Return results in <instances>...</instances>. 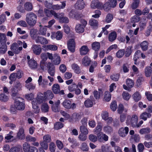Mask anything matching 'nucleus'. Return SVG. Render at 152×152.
Returning a JSON list of instances; mask_svg holds the SVG:
<instances>
[{
	"instance_id": "bf43d9fd",
	"label": "nucleus",
	"mask_w": 152,
	"mask_h": 152,
	"mask_svg": "<svg viewBox=\"0 0 152 152\" xmlns=\"http://www.w3.org/2000/svg\"><path fill=\"white\" fill-rule=\"evenodd\" d=\"M126 83L127 86L129 88L132 87L134 85V83L133 80L129 78L127 79Z\"/></svg>"
},
{
	"instance_id": "a211bd4d",
	"label": "nucleus",
	"mask_w": 152,
	"mask_h": 152,
	"mask_svg": "<svg viewBox=\"0 0 152 152\" xmlns=\"http://www.w3.org/2000/svg\"><path fill=\"white\" fill-rule=\"evenodd\" d=\"M29 66L31 69H35L37 67V61L34 58H31L28 61Z\"/></svg>"
},
{
	"instance_id": "39448f33",
	"label": "nucleus",
	"mask_w": 152,
	"mask_h": 152,
	"mask_svg": "<svg viewBox=\"0 0 152 152\" xmlns=\"http://www.w3.org/2000/svg\"><path fill=\"white\" fill-rule=\"evenodd\" d=\"M64 15V14L63 13H58L57 16L55 19L58 20L61 23H68L69 22V19Z\"/></svg>"
},
{
	"instance_id": "3c124183",
	"label": "nucleus",
	"mask_w": 152,
	"mask_h": 152,
	"mask_svg": "<svg viewBox=\"0 0 152 152\" xmlns=\"http://www.w3.org/2000/svg\"><path fill=\"white\" fill-rule=\"evenodd\" d=\"M140 17L139 16L137 15H134L131 18V23L138 22L140 20Z\"/></svg>"
},
{
	"instance_id": "774afa93",
	"label": "nucleus",
	"mask_w": 152,
	"mask_h": 152,
	"mask_svg": "<svg viewBox=\"0 0 152 152\" xmlns=\"http://www.w3.org/2000/svg\"><path fill=\"white\" fill-rule=\"evenodd\" d=\"M89 139L92 142H95L97 140V137L93 134H91L89 136Z\"/></svg>"
},
{
	"instance_id": "5701e85b",
	"label": "nucleus",
	"mask_w": 152,
	"mask_h": 152,
	"mask_svg": "<svg viewBox=\"0 0 152 152\" xmlns=\"http://www.w3.org/2000/svg\"><path fill=\"white\" fill-rule=\"evenodd\" d=\"M152 69L150 66H147L145 69V76L147 77H150L151 75Z\"/></svg>"
},
{
	"instance_id": "f704fd0d",
	"label": "nucleus",
	"mask_w": 152,
	"mask_h": 152,
	"mask_svg": "<svg viewBox=\"0 0 152 152\" xmlns=\"http://www.w3.org/2000/svg\"><path fill=\"white\" fill-rule=\"evenodd\" d=\"M49 107L46 103H44L41 105V110L43 113H46L49 111Z\"/></svg>"
},
{
	"instance_id": "72a5a7b5",
	"label": "nucleus",
	"mask_w": 152,
	"mask_h": 152,
	"mask_svg": "<svg viewBox=\"0 0 152 152\" xmlns=\"http://www.w3.org/2000/svg\"><path fill=\"white\" fill-rule=\"evenodd\" d=\"M89 24L94 27H97L98 25V22L97 20L93 18H91L89 21Z\"/></svg>"
},
{
	"instance_id": "de8ad7c7",
	"label": "nucleus",
	"mask_w": 152,
	"mask_h": 152,
	"mask_svg": "<svg viewBox=\"0 0 152 152\" xmlns=\"http://www.w3.org/2000/svg\"><path fill=\"white\" fill-rule=\"evenodd\" d=\"M151 132V129L149 127L142 128L140 131V133L142 134H148Z\"/></svg>"
},
{
	"instance_id": "7c9ffc66",
	"label": "nucleus",
	"mask_w": 152,
	"mask_h": 152,
	"mask_svg": "<svg viewBox=\"0 0 152 152\" xmlns=\"http://www.w3.org/2000/svg\"><path fill=\"white\" fill-rule=\"evenodd\" d=\"M52 90L54 94H58L60 91L59 85L58 84H54L53 86Z\"/></svg>"
},
{
	"instance_id": "b1692460",
	"label": "nucleus",
	"mask_w": 152,
	"mask_h": 152,
	"mask_svg": "<svg viewBox=\"0 0 152 152\" xmlns=\"http://www.w3.org/2000/svg\"><path fill=\"white\" fill-rule=\"evenodd\" d=\"M60 104V101L59 100H58L53 104L52 107V109L53 111L56 112L59 111V106Z\"/></svg>"
},
{
	"instance_id": "052dcab7",
	"label": "nucleus",
	"mask_w": 152,
	"mask_h": 152,
	"mask_svg": "<svg viewBox=\"0 0 152 152\" xmlns=\"http://www.w3.org/2000/svg\"><path fill=\"white\" fill-rule=\"evenodd\" d=\"M77 87L76 84L75 83H73L71 85L69 86L68 88L69 91L73 92L75 91V89Z\"/></svg>"
},
{
	"instance_id": "473e14b6",
	"label": "nucleus",
	"mask_w": 152,
	"mask_h": 152,
	"mask_svg": "<svg viewBox=\"0 0 152 152\" xmlns=\"http://www.w3.org/2000/svg\"><path fill=\"white\" fill-rule=\"evenodd\" d=\"M24 7L25 10L30 11L33 9V5L31 3L29 2H27L24 4Z\"/></svg>"
},
{
	"instance_id": "37998d69",
	"label": "nucleus",
	"mask_w": 152,
	"mask_h": 152,
	"mask_svg": "<svg viewBox=\"0 0 152 152\" xmlns=\"http://www.w3.org/2000/svg\"><path fill=\"white\" fill-rule=\"evenodd\" d=\"M111 98V95L110 92L108 91H106L104 93V98L105 101L107 102L109 101L110 100Z\"/></svg>"
},
{
	"instance_id": "f3484780",
	"label": "nucleus",
	"mask_w": 152,
	"mask_h": 152,
	"mask_svg": "<svg viewBox=\"0 0 152 152\" xmlns=\"http://www.w3.org/2000/svg\"><path fill=\"white\" fill-rule=\"evenodd\" d=\"M91 61L88 56H85L82 60L83 64L85 66H88L91 64Z\"/></svg>"
},
{
	"instance_id": "20e7f679",
	"label": "nucleus",
	"mask_w": 152,
	"mask_h": 152,
	"mask_svg": "<svg viewBox=\"0 0 152 152\" xmlns=\"http://www.w3.org/2000/svg\"><path fill=\"white\" fill-rule=\"evenodd\" d=\"M62 104L64 108L68 109H74L76 108V104L75 103H73L72 104V102L69 99H65Z\"/></svg>"
},
{
	"instance_id": "aec40b11",
	"label": "nucleus",
	"mask_w": 152,
	"mask_h": 152,
	"mask_svg": "<svg viewBox=\"0 0 152 152\" xmlns=\"http://www.w3.org/2000/svg\"><path fill=\"white\" fill-rule=\"evenodd\" d=\"M42 47L45 50H50L55 51L57 50V46L55 45H44Z\"/></svg>"
},
{
	"instance_id": "6e6552de",
	"label": "nucleus",
	"mask_w": 152,
	"mask_h": 152,
	"mask_svg": "<svg viewBox=\"0 0 152 152\" xmlns=\"http://www.w3.org/2000/svg\"><path fill=\"white\" fill-rule=\"evenodd\" d=\"M16 138L20 140H23L25 139L24 130L23 127H20L19 128L18 131L17 133Z\"/></svg>"
},
{
	"instance_id": "0eeeda50",
	"label": "nucleus",
	"mask_w": 152,
	"mask_h": 152,
	"mask_svg": "<svg viewBox=\"0 0 152 152\" xmlns=\"http://www.w3.org/2000/svg\"><path fill=\"white\" fill-rule=\"evenodd\" d=\"M31 49L34 54L37 56L39 55L42 51V48L40 46L36 44L33 45Z\"/></svg>"
},
{
	"instance_id": "4468645a",
	"label": "nucleus",
	"mask_w": 152,
	"mask_h": 152,
	"mask_svg": "<svg viewBox=\"0 0 152 152\" xmlns=\"http://www.w3.org/2000/svg\"><path fill=\"white\" fill-rule=\"evenodd\" d=\"M89 51L88 46L86 45L82 46L79 49L80 54L81 56L86 55L88 54Z\"/></svg>"
},
{
	"instance_id": "4d7b16f0",
	"label": "nucleus",
	"mask_w": 152,
	"mask_h": 152,
	"mask_svg": "<svg viewBox=\"0 0 152 152\" xmlns=\"http://www.w3.org/2000/svg\"><path fill=\"white\" fill-rule=\"evenodd\" d=\"M32 104L33 108L34 110H35L34 113H39L40 111V109L37 103L34 102H32Z\"/></svg>"
},
{
	"instance_id": "8fccbe9b",
	"label": "nucleus",
	"mask_w": 152,
	"mask_h": 152,
	"mask_svg": "<svg viewBox=\"0 0 152 152\" xmlns=\"http://www.w3.org/2000/svg\"><path fill=\"white\" fill-rule=\"evenodd\" d=\"M68 140L74 146H78L79 145V143L77 142L76 139L75 138L69 137L68 138Z\"/></svg>"
},
{
	"instance_id": "f03ea898",
	"label": "nucleus",
	"mask_w": 152,
	"mask_h": 152,
	"mask_svg": "<svg viewBox=\"0 0 152 152\" xmlns=\"http://www.w3.org/2000/svg\"><path fill=\"white\" fill-rule=\"evenodd\" d=\"M26 20L29 25L31 26H33L37 23V16L33 12L28 13L26 16Z\"/></svg>"
},
{
	"instance_id": "69168bd1",
	"label": "nucleus",
	"mask_w": 152,
	"mask_h": 152,
	"mask_svg": "<svg viewBox=\"0 0 152 152\" xmlns=\"http://www.w3.org/2000/svg\"><path fill=\"white\" fill-rule=\"evenodd\" d=\"M48 66V63L45 61H41L40 63V66L41 69L44 70V69H46Z\"/></svg>"
},
{
	"instance_id": "9b49d317",
	"label": "nucleus",
	"mask_w": 152,
	"mask_h": 152,
	"mask_svg": "<svg viewBox=\"0 0 152 152\" xmlns=\"http://www.w3.org/2000/svg\"><path fill=\"white\" fill-rule=\"evenodd\" d=\"M37 102L39 104H41L45 102L47 100V97L45 94L40 93L39 94L37 97Z\"/></svg>"
},
{
	"instance_id": "58836bf2",
	"label": "nucleus",
	"mask_w": 152,
	"mask_h": 152,
	"mask_svg": "<svg viewBox=\"0 0 152 152\" xmlns=\"http://www.w3.org/2000/svg\"><path fill=\"white\" fill-rule=\"evenodd\" d=\"M125 50L124 49H120L118 50L116 53V56L118 58L122 57L124 55Z\"/></svg>"
},
{
	"instance_id": "4be33fe9",
	"label": "nucleus",
	"mask_w": 152,
	"mask_h": 152,
	"mask_svg": "<svg viewBox=\"0 0 152 152\" xmlns=\"http://www.w3.org/2000/svg\"><path fill=\"white\" fill-rule=\"evenodd\" d=\"M18 44L16 42L12 44L10 47L11 50L15 54H18L19 53L18 50Z\"/></svg>"
},
{
	"instance_id": "f257e3e1",
	"label": "nucleus",
	"mask_w": 152,
	"mask_h": 152,
	"mask_svg": "<svg viewBox=\"0 0 152 152\" xmlns=\"http://www.w3.org/2000/svg\"><path fill=\"white\" fill-rule=\"evenodd\" d=\"M7 38L4 34H0V53L3 54L7 51V46L6 44Z\"/></svg>"
},
{
	"instance_id": "cd10ccee",
	"label": "nucleus",
	"mask_w": 152,
	"mask_h": 152,
	"mask_svg": "<svg viewBox=\"0 0 152 152\" xmlns=\"http://www.w3.org/2000/svg\"><path fill=\"white\" fill-rule=\"evenodd\" d=\"M132 97L135 102H137L140 100L141 96L139 92L136 91L132 95Z\"/></svg>"
},
{
	"instance_id": "6e6d98bb",
	"label": "nucleus",
	"mask_w": 152,
	"mask_h": 152,
	"mask_svg": "<svg viewBox=\"0 0 152 152\" xmlns=\"http://www.w3.org/2000/svg\"><path fill=\"white\" fill-rule=\"evenodd\" d=\"M110 108L113 111L116 110L117 108V102L115 101H113L111 102L110 105Z\"/></svg>"
},
{
	"instance_id": "5fc2aeb1",
	"label": "nucleus",
	"mask_w": 152,
	"mask_h": 152,
	"mask_svg": "<svg viewBox=\"0 0 152 152\" xmlns=\"http://www.w3.org/2000/svg\"><path fill=\"white\" fill-rule=\"evenodd\" d=\"M102 126L101 125V124H97L96 126L94 129V132L95 134H96L100 132H101L102 130Z\"/></svg>"
},
{
	"instance_id": "bb28decb",
	"label": "nucleus",
	"mask_w": 152,
	"mask_h": 152,
	"mask_svg": "<svg viewBox=\"0 0 152 152\" xmlns=\"http://www.w3.org/2000/svg\"><path fill=\"white\" fill-rule=\"evenodd\" d=\"M92 49L96 51H98L100 47V44L99 42H95L92 44Z\"/></svg>"
},
{
	"instance_id": "c9c22d12",
	"label": "nucleus",
	"mask_w": 152,
	"mask_h": 152,
	"mask_svg": "<svg viewBox=\"0 0 152 152\" xmlns=\"http://www.w3.org/2000/svg\"><path fill=\"white\" fill-rule=\"evenodd\" d=\"M147 21L145 19H143L140 22V27L141 30L145 28L146 26Z\"/></svg>"
},
{
	"instance_id": "603ef678",
	"label": "nucleus",
	"mask_w": 152,
	"mask_h": 152,
	"mask_svg": "<svg viewBox=\"0 0 152 152\" xmlns=\"http://www.w3.org/2000/svg\"><path fill=\"white\" fill-rule=\"evenodd\" d=\"M9 99L8 97L4 94H0V100L1 102H6Z\"/></svg>"
},
{
	"instance_id": "f8f14e48",
	"label": "nucleus",
	"mask_w": 152,
	"mask_h": 152,
	"mask_svg": "<svg viewBox=\"0 0 152 152\" xmlns=\"http://www.w3.org/2000/svg\"><path fill=\"white\" fill-rule=\"evenodd\" d=\"M102 3L99 2L98 0H94L92 1L91 4V7L92 8H98L102 10Z\"/></svg>"
},
{
	"instance_id": "c85d7f7f",
	"label": "nucleus",
	"mask_w": 152,
	"mask_h": 152,
	"mask_svg": "<svg viewBox=\"0 0 152 152\" xmlns=\"http://www.w3.org/2000/svg\"><path fill=\"white\" fill-rule=\"evenodd\" d=\"M66 6V4L64 2H63L62 3L61 5H53L52 7L53 9V10H58L61 9H63Z\"/></svg>"
},
{
	"instance_id": "a19ab883",
	"label": "nucleus",
	"mask_w": 152,
	"mask_h": 152,
	"mask_svg": "<svg viewBox=\"0 0 152 152\" xmlns=\"http://www.w3.org/2000/svg\"><path fill=\"white\" fill-rule=\"evenodd\" d=\"M97 63L96 61L91 63V64L89 67V71L90 72L93 73L94 72V69L97 66Z\"/></svg>"
},
{
	"instance_id": "a18cd8bd",
	"label": "nucleus",
	"mask_w": 152,
	"mask_h": 152,
	"mask_svg": "<svg viewBox=\"0 0 152 152\" xmlns=\"http://www.w3.org/2000/svg\"><path fill=\"white\" fill-rule=\"evenodd\" d=\"M80 149L83 151L87 152L88 151L89 148L86 143L83 142L80 145Z\"/></svg>"
},
{
	"instance_id": "c756f323",
	"label": "nucleus",
	"mask_w": 152,
	"mask_h": 152,
	"mask_svg": "<svg viewBox=\"0 0 152 152\" xmlns=\"http://www.w3.org/2000/svg\"><path fill=\"white\" fill-rule=\"evenodd\" d=\"M117 37V34L115 31H113L110 34L109 37V41L112 42L115 40Z\"/></svg>"
},
{
	"instance_id": "e2e57ef3",
	"label": "nucleus",
	"mask_w": 152,
	"mask_h": 152,
	"mask_svg": "<svg viewBox=\"0 0 152 152\" xmlns=\"http://www.w3.org/2000/svg\"><path fill=\"white\" fill-rule=\"evenodd\" d=\"M49 148L50 152H55L56 149V146L53 142H51L49 144Z\"/></svg>"
},
{
	"instance_id": "ea45409f",
	"label": "nucleus",
	"mask_w": 152,
	"mask_h": 152,
	"mask_svg": "<svg viewBox=\"0 0 152 152\" xmlns=\"http://www.w3.org/2000/svg\"><path fill=\"white\" fill-rule=\"evenodd\" d=\"M31 146L27 142L24 143L23 145V148L24 152H29Z\"/></svg>"
},
{
	"instance_id": "09e8293b",
	"label": "nucleus",
	"mask_w": 152,
	"mask_h": 152,
	"mask_svg": "<svg viewBox=\"0 0 152 152\" xmlns=\"http://www.w3.org/2000/svg\"><path fill=\"white\" fill-rule=\"evenodd\" d=\"M104 131L107 134H110L113 131L112 128L109 126H107L104 127Z\"/></svg>"
},
{
	"instance_id": "338daca9",
	"label": "nucleus",
	"mask_w": 152,
	"mask_h": 152,
	"mask_svg": "<svg viewBox=\"0 0 152 152\" xmlns=\"http://www.w3.org/2000/svg\"><path fill=\"white\" fill-rule=\"evenodd\" d=\"M40 144L41 147L40 148H42L45 150L48 149V143L43 141H42L40 142Z\"/></svg>"
},
{
	"instance_id": "2eb2a0df",
	"label": "nucleus",
	"mask_w": 152,
	"mask_h": 152,
	"mask_svg": "<svg viewBox=\"0 0 152 152\" xmlns=\"http://www.w3.org/2000/svg\"><path fill=\"white\" fill-rule=\"evenodd\" d=\"M44 12L46 16L48 17H51L52 15H53L55 18L57 16V13L53 10H50L46 8H45L44 10Z\"/></svg>"
},
{
	"instance_id": "412c9836",
	"label": "nucleus",
	"mask_w": 152,
	"mask_h": 152,
	"mask_svg": "<svg viewBox=\"0 0 152 152\" xmlns=\"http://www.w3.org/2000/svg\"><path fill=\"white\" fill-rule=\"evenodd\" d=\"M72 68L75 73L79 74L81 73V69L77 64L75 63L72 64Z\"/></svg>"
},
{
	"instance_id": "a878e982",
	"label": "nucleus",
	"mask_w": 152,
	"mask_h": 152,
	"mask_svg": "<svg viewBox=\"0 0 152 152\" xmlns=\"http://www.w3.org/2000/svg\"><path fill=\"white\" fill-rule=\"evenodd\" d=\"M151 116V114L146 112H145L142 113L140 115V117L141 119H143L144 121H146L147 118H150Z\"/></svg>"
},
{
	"instance_id": "864d4df0",
	"label": "nucleus",
	"mask_w": 152,
	"mask_h": 152,
	"mask_svg": "<svg viewBox=\"0 0 152 152\" xmlns=\"http://www.w3.org/2000/svg\"><path fill=\"white\" fill-rule=\"evenodd\" d=\"M80 130L81 133L84 134H88V131L86 126H81L80 127Z\"/></svg>"
},
{
	"instance_id": "6ab92c4d",
	"label": "nucleus",
	"mask_w": 152,
	"mask_h": 152,
	"mask_svg": "<svg viewBox=\"0 0 152 152\" xmlns=\"http://www.w3.org/2000/svg\"><path fill=\"white\" fill-rule=\"evenodd\" d=\"M37 43H40L41 44L45 45L48 43V41L45 38L42 37L38 36L36 40Z\"/></svg>"
},
{
	"instance_id": "dca6fc26",
	"label": "nucleus",
	"mask_w": 152,
	"mask_h": 152,
	"mask_svg": "<svg viewBox=\"0 0 152 152\" xmlns=\"http://www.w3.org/2000/svg\"><path fill=\"white\" fill-rule=\"evenodd\" d=\"M129 131V129L128 127H126L124 129L122 127L118 131V133L120 136L124 137L128 134Z\"/></svg>"
},
{
	"instance_id": "0e129e2a",
	"label": "nucleus",
	"mask_w": 152,
	"mask_h": 152,
	"mask_svg": "<svg viewBox=\"0 0 152 152\" xmlns=\"http://www.w3.org/2000/svg\"><path fill=\"white\" fill-rule=\"evenodd\" d=\"M17 78L18 79H20L23 75V73L22 71L21 70H19L16 71V73H15Z\"/></svg>"
},
{
	"instance_id": "2f4dec72",
	"label": "nucleus",
	"mask_w": 152,
	"mask_h": 152,
	"mask_svg": "<svg viewBox=\"0 0 152 152\" xmlns=\"http://www.w3.org/2000/svg\"><path fill=\"white\" fill-rule=\"evenodd\" d=\"M75 29L76 32L79 33H82L84 31V28L82 26V24H80L76 26Z\"/></svg>"
},
{
	"instance_id": "79ce46f5",
	"label": "nucleus",
	"mask_w": 152,
	"mask_h": 152,
	"mask_svg": "<svg viewBox=\"0 0 152 152\" xmlns=\"http://www.w3.org/2000/svg\"><path fill=\"white\" fill-rule=\"evenodd\" d=\"M45 96H46L47 99H52L54 97V95L52 92L50 91H48L46 92H44Z\"/></svg>"
},
{
	"instance_id": "49530a36",
	"label": "nucleus",
	"mask_w": 152,
	"mask_h": 152,
	"mask_svg": "<svg viewBox=\"0 0 152 152\" xmlns=\"http://www.w3.org/2000/svg\"><path fill=\"white\" fill-rule=\"evenodd\" d=\"M84 104L86 107H91L93 106L92 101L89 99H87L84 102Z\"/></svg>"
},
{
	"instance_id": "7ed1b4c3",
	"label": "nucleus",
	"mask_w": 152,
	"mask_h": 152,
	"mask_svg": "<svg viewBox=\"0 0 152 152\" xmlns=\"http://www.w3.org/2000/svg\"><path fill=\"white\" fill-rule=\"evenodd\" d=\"M138 120L137 117L136 115H133L132 117L130 115H128L126 123L127 125H131L132 127L136 128Z\"/></svg>"
},
{
	"instance_id": "ddd939ff",
	"label": "nucleus",
	"mask_w": 152,
	"mask_h": 152,
	"mask_svg": "<svg viewBox=\"0 0 152 152\" xmlns=\"http://www.w3.org/2000/svg\"><path fill=\"white\" fill-rule=\"evenodd\" d=\"M85 5L84 0H78L75 4V7L76 9L82 10L84 8Z\"/></svg>"
},
{
	"instance_id": "9d476101",
	"label": "nucleus",
	"mask_w": 152,
	"mask_h": 152,
	"mask_svg": "<svg viewBox=\"0 0 152 152\" xmlns=\"http://www.w3.org/2000/svg\"><path fill=\"white\" fill-rule=\"evenodd\" d=\"M49 74L52 76H53L55 75V68L54 66L51 63L49 62L48 63L47 67Z\"/></svg>"
},
{
	"instance_id": "4c0bfd02",
	"label": "nucleus",
	"mask_w": 152,
	"mask_h": 152,
	"mask_svg": "<svg viewBox=\"0 0 152 152\" xmlns=\"http://www.w3.org/2000/svg\"><path fill=\"white\" fill-rule=\"evenodd\" d=\"M64 126V124L60 122H56L54 124V129L58 130L62 128Z\"/></svg>"
},
{
	"instance_id": "1a4fd4ad",
	"label": "nucleus",
	"mask_w": 152,
	"mask_h": 152,
	"mask_svg": "<svg viewBox=\"0 0 152 152\" xmlns=\"http://www.w3.org/2000/svg\"><path fill=\"white\" fill-rule=\"evenodd\" d=\"M20 100L18 99L15 101V106L18 110H23L25 109V104L24 102H20Z\"/></svg>"
},
{
	"instance_id": "680f3d73",
	"label": "nucleus",
	"mask_w": 152,
	"mask_h": 152,
	"mask_svg": "<svg viewBox=\"0 0 152 152\" xmlns=\"http://www.w3.org/2000/svg\"><path fill=\"white\" fill-rule=\"evenodd\" d=\"M144 81V78L143 77H140L137 79L136 83L137 87L140 86L142 84V82Z\"/></svg>"
},
{
	"instance_id": "423d86ee",
	"label": "nucleus",
	"mask_w": 152,
	"mask_h": 152,
	"mask_svg": "<svg viewBox=\"0 0 152 152\" xmlns=\"http://www.w3.org/2000/svg\"><path fill=\"white\" fill-rule=\"evenodd\" d=\"M67 48L68 50L72 53H74L75 51V43L74 40L70 39L67 43Z\"/></svg>"
},
{
	"instance_id": "13d9d810",
	"label": "nucleus",
	"mask_w": 152,
	"mask_h": 152,
	"mask_svg": "<svg viewBox=\"0 0 152 152\" xmlns=\"http://www.w3.org/2000/svg\"><path fill=\"white\" fill-rule=\"evenodd\" d=\"M37 30L35 29H32L30 30V34L31 37L33 38H36L37 37Z\"/></svg>"
},
{
	"instance_id": "393cba45",
	"label": "nucleus",
	"mask_w": 152,
	"mask_h": 152,
	"mask_svg": "<svg viewBox=\"0 0 152 152\" xmlns=\"http://www.w3.org/2000/svg\"><path fill=\"white\" fill-rule=\"evenodd\" d=\"M108 1L106 2L104 4H102V10L103 9L105 11H108L112 8Z\"/></svg>"
},
{
	"instance_id": "c03bdc74",
	"label": "nucleus",
	"mask_w": 152,
	"mask_h": 152,
	"mask_svg": "<svg viewBox=\"0 0 152 152\" xmlns=\"http://www.w3.org/2000/svg\"><path fill=\"white\" fill-rule=\"evenodd\" d=\"M133 2L132 4V8L135 10L138 7L140 3V0H132Z\"/></svg>"
},
{
	"instance_id": "e433bc0d",
	"label": "nucleus",
	"mask_w": 152,
	"mask_h": 152,
	"mask_svg": "<svg viewBox=\"0 0 152 152\" xmlns=\"http://www.w3.org/2000/svg\"><path fill=\"white\" fill-rule=\"evenodd\" d=\"M81 117L80 113H74L72 115V119L75 121H79L81 119Z\"/></svg>"
}]
</instances>
